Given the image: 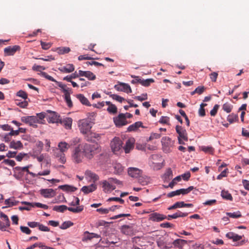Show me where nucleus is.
Wrapping results in <instances>:
<instances>
[{
  "label": "nucleus",
  "instance_id": "obj_10",
  "mask_svg": "<svg viewBox=\"0 0 249 249\" xmlns=\"http://www.w3.org/2000/svg\"><path fill=\"white\" fill-rule=\"evenodd\" d=\"M114 88L117 91H123L126 93H130L132 92L129 85L123 82H119L118 84L114 86Z\"/></svg>",
  "mask_w": 249,
  "mask_h": 249
},
{
  "label": "nucleus",
  "instance_id": "obj_59",
  "mask_svg": "<svg viewBox=\"0 0 249 249\" xmlns=\"http://www.w3.org/2000/svg\"><path fill=\"white\" fill-rule=\"evenodd\" d=\"M201 150L206 153H213V149L211 146H202Z\"/></svg>",
  "mask_w": 249,
  "mask_h": 249
},
{
  "label": "nucleus",
  "instance_id": "obj_6",
  "mask_svg": "<svg viewBox=\"0 0 249 249\" xmlns=\"http://www.w3.org/2000/svg\"><path fill=\"white\" fill-rule=\"evenodd\" d=\"M100 183L102 185L103 191L105 193H110L116 188V186L113 184L111 178L102 181Z\"/></svg>",
  "mask_w": 249,
  "mask_h": 249
},
{
  "label": "nucleus",
  "instance_id": "obj_7",
  "mask_svg": "<svg viewBox=\"0 0 249 249\" xmlns=\"http://www.w3.org/2000/svg\"><path fill=\"white\" fill-rule=\"evenodd\" d=\"M156 242L158 246L161 249H167L172 248V244L169 242L168 236L159 238Z\"/></svg>",
  "mask_w": 249,
  "mask_h": 249
},
{
  "label": "nucleus",
  "instance_id": "obj_55",
  "mask_svg": "<svg viewBox=\"0 0 249 249\" xmlns=\"http://www.w3.org/2000/svg\"><path fill=\"white\" fill-rule=\"evenodd\" d=\"M170 118L167 116H161L159 123L162 124H169Z\"/></svg>",
  "mask_w": 249,
  "mask_h": 249
},
{
  "label": "nucleus",
  "instance_id": "obj_18",
  "mask_svg": "<svg viewBox=\"0 0 249 249\" xmlns=\"http://www.w3.org/2000/svg\"><path fill=\"white\" fill-rule=\"evenodd\" d=\"M121 232L126 235L131 236L134 234L133 228L132 226L123 225L121 229Z\"/></svg>",
  "mask_w": 249,
  "mask_h": 249
},
{
  "label": "nucleus",
  "instance_id": "obj_54",
  "mask_svg": "<svg viewBox=\"0 0 249 249\" xmlns=\"http://www.w3.org/2000/svg\"><path fill=\"white\" fill-rule=\"evenodd\" d=\"M107 111L110 113H116L117 111V108L114 105H110L107 108Z\"/></svg>",
  "mask_w": 249,
  "mask_h": 249
},
{
  "label": "nucleus",
  "instance_id": "obj_50",
  "mask_svg": "<svg viewBox=\"0 0 249 249\" xmlns=\"http://www.w3.org/2000/svg\"><path fill=\"white\" fill-rule=\"evenodd\" d=\"M85 77H87L89 80H94L96 78V76L90 71H86Z\"/></svg>",
  "mask_w": 249,
  "mask_h": 249
},
{
  "label": "nucleus",
  "instance_id": "obj_63",
  "mask_svg": "<svg viewBox=\"0 0 249 249\" xmlns=\"http://www.w3.org/2000/svg\"><path fill=\"white\" fill-rule=\"evenodd\" d=\"M219 106L218 105H215L213 108L210 111V114L212 116H214L217 112Z\"/></svg>",
  "mask_w": 249,
  "mask_h": 249
},
{
  "label": "nucleus",
  "instance_id": "obj_33",
  "mask_svg": "<svg viewBox=\"0 0 249 249\" xmlns=\"http://www.w3.org/2000/svg\"><path fill=\"white\" fill-rule=\"evenodd\" d=\"M77 98L80 101V102L84 105L87 106H90L91 105L89 102L88 99L85 97L83 94H77L76 96Z\"/></svg>",
  "mask_w": 249,
  "mask_h": 249
},
{
  "label": "nucleus",
  "instance_id": "obj_47",
  "mask_svg": "<svg viewBox=\"0 0 249 249\" xmlns=\"http://www.w3.org/2000/svg\"><path fill=\"white\" fill-rule=\"evenodd\" d=\"M72 122V119L71 118H67L65 120H64V124L67 129H70L71 128Z\"/></svg>",
  "mask_w": 249,
  "mask_h": 249
},
{
  "label": "nucleus",
  "instance_id": "obj_2",
  "mask_svg": "<svg viewBox=\"0 0 249 249\" xmlns=\"http://www.w3.org/2000/svg\"><path fill=\"white\" fill-rule=\"evenodd\" d=\"M78 127L80 132L83 134H87L90 131L92 123L89 118H86L80 120L78 122Z\"/></svg>",
  "mask_w": 249,
  "mask_h": 249
},
{
  "label": "nucleus",
  "instance_id": "obj_62",
  "mask_svg": "<svg viewBox=\"0 0 249 249\" xmlns=\"http://www.w3.org/2000/svg\"><path fill=\"white\" fill-rule=\"evenodd\" d=\"M17 95L18 96H19V97H21L22 98L24 99H26L27 98V93L22 90H20L19 91H18L17 93Z\"/></svg>",
  "mask_w": 249,
  "mask_h": 249
},
{
  "label": "nucleus",
  "instance_id": "obj_20",
  "mask_svg": "<svg viewBox=\"0 0 249 249\" xmlns=\"http://www.w3.org/2000/svg\"><path fill=\"white\" fill-rule=\"evenodd\" d=\"M141 173V170L137 168L130 167L128 169V175L132 178L139 177Z\"/></svg>",
  "mask_w": 249,
  "mask_h": 249
},
{
  "label": "nucleus",
  "instance_id": "obj_1",
  "mask_svg": "<svg viewBox=\"0 0 249 249\" xmlns=\"http://www.w3.org/2000/svg\"><path fill=\"white\" fill-rule=\"evenodd\" d=\"M80 145L84 152L85 157L88 160L92 159L96 154L101 151V147L98 144L84 143Z\"/></svg>",
  "mask_w": 249,
  "mask_h": 249
},
{
  "label": "nucleus",
  "instance_id": "obj_16",
  "mask_svg": "<svg viewBox=\"0 0 249 249\" xmlns=\"http://www.w3.org/2000/svg\"><path fill=\"white\" fill-rule=\"evenodd\" d=\"M135 142V139L133 138H130L126 141L125 145L124 147L125 153H128L134 148Z\"/></svg>",
  "mask_w": 249,
  "mask_h": 249
},
{
  "label": "nucleus",
  "instance_id": "obj_12",
  "mask_svg": "<svg viewBox=\"0 0 249 249\" xmlns=\"http://www.w3.org/2000/svg\"><path fill=\"white\" fill-rule=\"evenodd\" d=\"M114 122L118 127H121L127 124V121L124 114H120L117 117L114 118Z\"/></svg>",
  "mask_w": 249,
  "mask_h": 249
},
{
  "label": "nucleus",
  "instance_id": "obj_35",
  "mask_svg": "<svg viewBox=\"0 0 249 249\" xmlns=\"http://www.w3.org/2000/svg\"><path fill=\"white\" fill-rule=\"evenodd\" d=\"M221 196L223 199L228 200H232V196L228 191L222 190L221 193Z\"/></svg>",
  "mask_w": 249,
  "mask_h": 249
},
{
  "label": "nucleus",
  "instance_id": "obj_64",
  "mask_svg": "<svg viewBox=\"0 0 249 249\" xmlns=\"http://www.w3.org/2000/svg\"><path fill=\"white\" fill-rule=\"evenodd\" d=\"M20 229L22 232L25 233L27 234H30L31 232V231L27 227L21 226L20 227Z\"/></svg>",
  "mask_w": 249,
  "mask_h": 249
},
{
  "label": "nucleus",
  "instance_id": "obj_49",
  "mask_svg": "<svg viewBox=\"0 0 249 249\" xmlns=\"http://www.w3.org/2000/svg\"><path fill=\"white\" fill-rule=\"evenodd\" d=\"M161 137V134L160 133H154L152 132L151 133L150 137L147 139V141H150L153 140L154 139H158Z\"/></svg>",
  "mask_w": 249,
  "mask_h": 249
},
{
  "label": "nucleus",
  "instance_id": "obj_13",
  "mask_svg": "<svg viewBox=\"0 0 249 249\" xmlns=\"http://www.w3.org/2000/svg\"><path fill=\"white\" fill-rule=\"evenodd\" d=\"M166 218V215L158 213H153L149 215V219L153 222H159Z\"/></svg>",
  "mask_w": 249,
  "mask_h": 249
},
{
  "label": "nucleus",
  "instance_id": "obj_17",
  "mask_svg": "<svg viewBox=\"0 0 249 249\" xmlns=\"http://www.w3.org/2000/svg\"><path fill=\"white\" fill-rule=\"evenodd\" d=\"M58 69L61 72L68 73L74 71V66L72 64H68L64 66L58 68Z\"/></svg>",
  "mask_w": 249,
  "mask_h": 249
},
{
  "label": "nucleus",
  "instance_id": "obj_38",
  "mask_svg": "<svg viewBox=\"0 0 249 249\" xmlns=\"http://www.w3.org/2000/svg\"><path fill=\"white\" fill-rule=\"evenodd\" d=\"M71 51V49L69 47H59L57 48V51L58 54H63L65 53H69Z\"/></svg>",
  "mask_w": 249,
  "mask_h": 249
},
{
  "label": "nucleus",
  "instance_id": "obj_45",
  "mask_svg": "<svg viewBox=\"0 0 249 249\" xmlns=\"http://www.w3.org/2000/svg\"><path fill=\"white\" fill-rule=\"evenodd\" d=\"M90 140H88L89 141H90L91 142H95V141H99L101 137V134L96 133H91L90 134Z\"/></svg>",
  "mask_w": 249,
  "mask_h": 249
},
{
  "label": "nucleus",
  "instance_id": "obj_21",
  "mask_svg": "<svg viewBox=\"0 0 249 249\" xmlns=\"http://www.w3.org/2000/svg\"><path fill=\"white\" fill-rule=\"evenodd\" d=\"M187 243V241L186 240L181 239H177L175 240L173 242H171L172 246H174V248L178 249L182 248Z\"/></svg>",
  "mask_w": 249,
  "mask_h": 249
},
{
  "label": "nucleus",
  "instance_id": "obj_4",
  "mask_svg": "<svg viewBox=\"0 0 249 249\" xmlns=\"http://www.w3.org/2000/svg\"><path fill=\"white\" fill-rule=\"evenodd\" d=\"M53 209V211L61 213L64 212L66 210H68L69 211L74 213H79L83 210L84 206H78L75 208L68 207L66 205L54 206Z\"/></svg>",
  "mask_w": 249,
  "mask_h": 249
},
{
  "label": "nucleus",
  "instance_id": "obj_46",
  "mask_svg": "<svg viewBox=\"0 0 249 249\" xmlns=\"http://www.w3.org/2000/svg\"><path fill=\"white\" fill-rule=\"evenodd\" d=\"M59 87L61 89L63 92L64 93L65 95H67L68 93L71 94V89L67 87V86L62 84H59Z\"/></svg>",
  "mask_w": 249,
  "mask_h": 249
},
{
  "label": "nucleus",
  "instance_id": "obj_28",
  "mask_svg": "<svg viewBox=\"0 0 249 249\" xmlns=\"http://www.w3.org/2000/svg\"><path fill=\"white\" fill-rule=\"evenodd\" d=\"M58 147L59 151H56V152H62L64 153L68 150L70 146L67 142H61L58 143Z\"/></svg>",
  "mask_w": 249,
  "mask_h": 249
},
{
  "label": "nucleus",
  "instance_id": "obj_51",
  "mask_svg": "<svg viewBox=\"0 0 249 249\" xmlns=\"http://www.w3.org/2000/svg\"><path fill=\"white\" fill-rule=\"evenodd\" d=\"M232 107L230 104L226 103L223 105L222 108L227 113H230L231 111Z\"/></svg>",
  "mask_w": 249,
  "mask_h": 249
},
{
  "label": "nucleus",
  "instance_id": "obj_24",
  "mask_svg": "<svg viewBox=\"0 0 249 249\" xmlns=\"http://www.w3.org/2000/svg\"><path fill=\"white\" fill-rule=\"evenodd\" d=\"M97 186L95 184H91L89 186H84L81 188V191L85 194H89L95 191Z\"/></svg>",
  "mask_w": 249,
  "mask_h": 249
},
{
  "label": "nucleus",
  "instance_id": "obj_37",
  "mask_svg": "<svg viewBox=\"0 0 249 249\" xmlns=\"http://www.w3.org/2000/svg\"><path fill=\"white\" fill-rule=\"evenodd\" d=\"M154 82V80L152 78H149L146 79H142L141 81V84L144 87H148L152 83Z\"/></svg>",
  "mask_w": 249,
  "mask_h": 249
},
{
  "label": "nucleus",
  "instance_id": "obj_31",
  "mask_svg": "<svg viewBox=\"0 0 249 249\" xmlns=\"http://www.w3.org/2000/svg\"><path fill=\"white\" fill-rule=\"evenodd\" d=\"M226 237L229 239H232L233 241H237L241 240L242 236L239 235L232 232H229L226 234Z\"/></svg>",
  "mask_w": 249,
  "mask_h": 249
},
{
  "label": "nucleus",
  "instance_id": "obj_3",
  "mask_svg": "<svg viewBox=\"0 0 249 249\" xmlns=\"http://www.w3.org/2000/svg\"><path fill=\"white\" fill-rule=\"evenodd\" d=\"M85 157L84 152L81 149V147L79 145L75 147L72 151L71 155V159L74 163H79L82 162Z\"/></svg>",
  "mask_w": 249,
  "mask_h": 249
},
{
  "label": "nucleus",
  "instance_id": "obj_11",
  "mask_svg": "<svg viewBox=\"0 0 249 249\" xmlns=\"http://www.w3.org/2000/svg\"><path fill=\"white\" fill-rule=\"evenodd\" d=\"M40 195L45 198H52L56 195V192L52 188L41 189L39 190Z\"/></svg>",
  "mask_w": 249,
  "mask_h": 249
},
{
  "label": "nucleus",
  "instance_id": "obj_42",
  "mask_svg": "<svg viewBox=\"0 0 249 249\" xmlns=\"http://www.w3.org/2000/svg\"><path fill=\"white\" fill-rule=\"evenodd\" d=\"M73 225V223L71 221L64 222L59 228L62 230H65Z\"/></svg>",
  "mask_w": 249,
  "mask_h": 249
},
{
  "label": "nucleus",
  "instance_id": "obj_27",
  "mask_svg": "<svg viewBox=\"0 0 249 249\" xmlns=\"http://www.w3.org/2000/svg\"><path fill=\"white\" fill-rule=\"evenodd\" d=\"M114 170V173L116 175H121L124 171V167L119 163H115L113 165Z\"/></svg>",
  "mask_w": 249,
  "mask_h": 249
},
{
  "label": "nucleus",
  "instance_id": "obj_40",
  "mask_svg": "<svg viewBox=\"0 0 249 249\" xmlns=\"http://www.w3.org/2000/svg\"><path fill=\"white\" fill-rule=\"evenodd\" d=\"M150 178L147 176H140L139 177V181L142 185L147 184L149 182Z\"/></svg>",
  "mask_w": 249,
  "mask_h": 249
},
{
  "label": "nucleus",
  "instance_id": "obj_22",
  "mask_svg": "<svg viewBox=\"0 0 249 249\" xmlns=\"http://www.w3.org/2000/svg\"><path fill=\"white\" fill-rule=\"evenodd\" d=\"M100 237V235L95 233H90L88 231H86L84 233V236L82 239L83 241H87L88 240H90L93 238H98Z\"/></svg>",
  "mask_w": 249,
  "mask_h": 249
},
{
  "label": "nucleus",
  "instance_id": "obj_14",
  "mask_svg": "<svg viewBox=\"0 0 249 249\" xmlns=\"http://www.w3.org/2000/svg\"><path fill=\"white\" fill-rule=\"evenodd\" d=\"M20 47L18 45L8 46L4 49V53L5 56L13 55L17 51H19Z\"/></svg>",
  "mask_w": 249,
  "mask_h": 249
},
{
  "label": "nucleus",
  "instance_id": "obj_61",
  "mask_svg": "<svg viewBox=\"0 0 249 249\" xmlns=\"http://www.w3.org/2000/svg\"><path fill=\"white\" fill-rule=\"evenodd\" d=\"M134 99L140 101H142L147 99V95L146 93H143L141 96H137L134 97Z\"/></svg>",
  "mask_w": 249,
  "mask_h": 249
},
{
  "label": "nucleus",
  "instance_id": "obj_19",
  "mask_svg": "<svg viewBox=\"0 0 249 249\" xmlns=\"http://www.w3.org/2000/svg\"><path fill=\"white\" fill-rule=\"evenodd\" d=\"M13 176L18 180H20L23 177L24 172L21 167L17 166L13 169Z\"/></svg>",
  "mask_w": 249,
  "mask_h": 249
},
{
  "label": "nucleus",
  "instance_id": "obj_32",
  "mask_svg": "<svg viewBox=\"0 0 249 249\" xmlns=\"http://www.w3.org/2000/svg\"><path fill=\"white\" fill-rule=\"evenodd\" d=\"M18 203L19 201L17 200L14 197H10L5 200V204L7 205V207L16 206Z\"/></svg>",
  "mask_w": 249,
  "mask_h": 249
},
{
  "label": "nucleus",
  "instance_id": "obj_52",
  "mask_svg": "<svg viewBox=\"0 0 249 249\" xmlns=\"http://www.w3.org/2000/svg\"><path fill=\"white\" fill-rule=\"evenodd\" d=\"M237 119L238 116L234 114H230L227 117L228 121L231 124L235 122Z\"/></svg>",
  "mask_w": 249,
  "mask_h": 249
},
{
  "label": "nucleus",
  "instance_id": "obj_29",
  "mask_svg": "<svg viewBox=\"0 0 249 249\" xmlns=\"http://www.w3.org/2000/svg\"><path fill=\"white\" fill-rule=\"evenodd\" d=\"M85 175L87 178H88L91 180H92L93 181H96L99 179L98 176L89 170H87L85 172Z\"/></svg>",
  "mask_w": 249,
  "mask_h": 249
},
{
  "label": "nucleus",
  "instance_id": "obj_25",
  "mask_svg": "<svg viewBox=\"0 0 249 249\" xmlns=\"http://www.w3.org/2000/svg\"><path fill=\"white\" fill-rule=\"evenodd\" d=\"M173 177V172L171 168H168L162 175V178L164 182L169 181Z\"/></svg>",
  "mask_w": 249,
  "mask_h": 249
},
{
  "label": "nucleus",
  "instance_id": "obj_34",
  "mask_svg": "<svg viewBox=\"0 0 249 249\" xmlns=\"http://www.w3.org/2000/svg\"><path fill=\"white\" fill-rule=\"evenodd\" d=\"M59 189L63 190V191H71V192H74L77 190L76 187L68 185H60L58 187Z\"/></svg>",
  "mask_w": 249,
  "mask_h": 249
},
{
  "label": "nucleus",
  "instance_id": "obj_57",
  "mask_svg": "<svg viewBox=\"0 0 249 249\" xmlns=\"http://www.w3.org/2000/svg\"><path fill=\"white\" fill-rule=\"evenodd\" d=\"M206 105H207V104H204V103H202L200 105V108H199V109L198 111V113H199V116H204L205 115V109L204 108V107L205 106H206Z\"/></svg>",
  "mask_w": 249,
  "mask_h": 249
},
{
  "label": "nucleus",
  "instance_id": "obj_8",
  "mask_svg": "<svg viewBox=\"0 0 249 249\" xmlns=\"http://www.w3.org/2000/svg\"><path fill=\"white\" fill-rule=\"evenodd\" d=\"M21 120L22 122L34 127L36 126V124L38 122L37 118L35 116H22Z\"/></svg>",
  "mask_w": 249,
  "mask_h": 249
},
{
  "label": "nucleus",
  "instance_id": "obj_53",
  "mask_svg": "<svg viewBox=\"0 0 249 249\" xmlns=\"http://www.w3.org/2000/svg\"><path fill=\"white\" fill-rule=\"evenodd\" d=\"M0 217L3 218V220L5 221V223L6 224V226H10V222L8 218V217L7 215L4 214V213L1 212L0 213Z\"/></svg>",
  "mask_w": 249,
  "mask_h": 249
},
{
  "label": "nucleus",
  "instance_id": "obj_36",
  "mask_svg": "<svg viewBox=\"0 0 249 249\" xmlns=\"http://www.w3.org/2000/svg\"><path fill=\"white\" fill-rule=\"evenodd\" d=\"M55 156L59 158L58 160L61 163L64 164L66 162V159L64 153L62 152H55Z\"/></svg>",
  "mask_w": 249,
  "mask_h": 249
},
{
  "label": "nucleus",
  "instance_id": "obj_43",
  "mask_svg": "<svg viewBox=\"0 0 249 249\" xmlns=\"http://www.w3.org/2000/svg\"><path fill=\"white\" fill-rule=\"evenodd\" d=\"M107 94L109 95L113 99L115 100L120 103H122L125 100L123 97L117 94H111L110 92L108 93Z\"/></svg>",
  "mask_w": 249,
  "mask_h": 249
},
{
  "label": "nucleus",
  "instance_id": "obj_5",
  "mask_svg": "<svg viewBox=\"0 0 249 249\" xmlns=\"http://www.w3.org/2000/svg\"><path fill=\"white\" fill-rule=\"evenodd\" d=\"M161 142L163 151L165 153H169L171 151V148L174 146L175 142L172 141L169 137L165 136L162 138Z\"/></svg>",
  "mask_w": 249,
  "mask_h": 249
},
{
  "label": "nucleus",
  "instance_id": "obj_9",
  "mask_svg": "<svg viewBox=\"0 0 249 249\" xmlns=\"http://www.w3.org/2000/svg\"><path fill=\"white\" fill-rule=\"evenodd\" d=\"M123 142L119 138L115 137L110 142V146L114 153L119 151L122 147Z\"/></svg>",
  "mask_w": 249,
  "mask_h": 249
},
{
  "label": "nucleus",
  "instance_id": "obj_56",
  "mask_svg": "<svg viewBox=\"0 0 249 249\" xmlns=\"http://www.w3.org/2000/svg\"><path fill=\"white\" fill-rule=\"evenodd\" d=\"M59 119L57 115L53 114L52 116L49 117L48 119V122L49 123H55L58 122Z\"/></svg>",
  "mask_w": 249,
  "mask_h": 249
},
{
  "label": "nucleus",
  "instance_id": "obj_60",
  "mask_svg": "<svg viewBox=\"0 0 249 249\" xmlns=\"http://www.w3.org/2000/svg\"><path fill=\"white\" fill-rule=\"evenodd\" d=\"M40 44L41 45L42 48L43 50H48L52 46V44L51 43H46L42 41H40Z\"/></svg>",
  "mask_w": 249,
  "mask_h": 249
},
{
  "label": "nucleus",
  "instance_id": "obj_48",
  "mask_svg": "<svg viewBox=\"0 0 249 249\" xmlns=\"http://www.w3.org/2000/svg\"><path fill=\"white\" fill-rule=\"evenodd\" d=\"M194 189L193 186H190L186 189H180L178 190L179 195H186L190 193Z\"/></svg>",
  "mask_w": 249,
  "mask_h": 249
},
{
  "label": "nucleus",
  "instance_id": "obj_23",
  "mask_svg": "<svg viewBox=\"0 0 249 249\" xmlns=\"http://www.w3.org/2000/svg\"><path fill=\"white\" fill-rule=\"evenodd\" d=\"M23 146L22 142L20 141H12L9 144V147L16 150L21 149Z\"/></svg>",
  "mask_w": 249,
  "mask_h": 249
},
{
  "label": "nucleus",
  "instance_id": "obj_15",
  "mask_svg": "<svg viewBox=\"0 0 249 249\" xmlns=\"http://www.w3.org/2000/svg\"><path fill=\"white\" fill-rule=\"evenodd\" d=\"M176 130L177 133L178 134V138H182L185 141H188L187 133L184 128L180 125H176Z\"/></svg>",
  "mask_w": 249,
  "mask_h": 249
},
{
  "label": "nucleus",
  "instance_id": "obj_58",
  "mask_svg": "<svg viewBox=\"0 0 249 249\" xmlns=\"http://www.w3.org/2000/svg\"><path fill=\"white\" fill-rule=\"evenodd\" d=\"M40 74L42 76L45 77L51 81L57 82V81L52 76L48 75L46 72H41Z\"/></svg>",
  "mask_w": 249,
  "mask_h": 249
},
{
  "label": "nucleus",
  "instance_id": "obj_41",
  "mask_svg": "<svg viewBox=\"0 0 249 249\" xmlns=\"http://www.w3.org/2000/svg\"><path fill=\"white\" fill-rule=\"evenodd\" d=\"M173 216H172L173 219H176L178 217H183L188 215L187 213H183L181 211H178L176 213L173 214Z\"/></svg>",
  "mask_w": 249,
  "mask_h": 249
},
{
  "label": "nucleus",
  "instance_id": "obj_39",
  "mask_svg": "<svg viewBox=\"0 0 249 249\" xmlns=\"http://www.w3.org/2000/svg\"><path fill=\"white\" fill-rule=\"evenodd\" d=\"M227 215L232 218H237L241 217V212L239 211L233 213H226Z\"/></svg>",
  "mask_w": 249,
  "mask_h": 249
},
{
  "label": "nucleus",
  "instance_id": "obj_26",
  "mask_svg": "<svg viewBox=\"0 0 249 249\" xmlns=\"http://www.w3.org/2000/svg\"><path fill=\"white\" fill-rule=\"evenodd\" d=\"M140 127H143L142 122L141 121L136 122L128 127L127 131L129 132L136 131Z\"/></svg>",
  "mask_w": 249,
  "mask_h": 249
},
{
  "label": "nucleus",
  "instance_id": "obj_44",
  "mask_svg": "<svg viewBox=\"0 0 249 249\" xmlns=\"http://www.w3.org/2000/svg\"><path fill=\"white\" fill-rule=\"evenodd\" d=\"M78 77L77 72L75 71V72L72 73L70 75H67L63 78V80L67 81L68 82H71V79H75Z\"/></svg>",
  "mask_w": 249,
  "mask_h": 249
},
{
  "label": "nucleus",
  "instance_id": "obj_30",
  "mask_svg": "<svg viewBox=\"0 0 249 249\" xmlns=\"http://www.w3.org/2000/svg\"><path fill=\"white\" fill-rule=\"evenodd\" d=\"M181 180V176H178L175 178L168 185H163V187L165 188H173L174 186L177 184L178 182H179Z\"/></svg>",
  "mask_w": 249,
  "mask_h": 249
}]
</instances>
